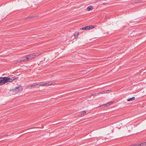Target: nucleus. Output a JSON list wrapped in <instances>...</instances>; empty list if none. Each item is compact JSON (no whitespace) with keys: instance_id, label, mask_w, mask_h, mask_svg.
<instances>
[{"instance_id":"1","label":"nucleus","mask_w":146,"mask_h":146,"mask_svg":"<svg viewBox=\"0 0 146 146\" xmlns=\"http://www.w3.org/2000/svg\"><path fill=\"white\" fill-rule=\"evenodd\" d=\"M23 89V88L22 86L19 85L18 86L16 87L14 89H13L12 90V91L13 92H18L21 91Z\"/></svg>"},{"instance_id":"2","label":"nucleus","mask_w":146,"mask_h":146,"mask_svg":"<svg viewBox=\"0 0 146 146\" xmlns=\"http://www.w3.org/2000/svg\"><path fill=\"white\" fill-rule=\"evenodd\" d=\"M38 53H30L28 54V60L36 57L39 55Z\"/></svg>"},{"instance_id":"3","label":"nucleus","mask_w":146,"mask_h":146,"mask_svg":"<svg viewBox=\"0 0 146 146\" xmlns=\"http://www.w3.org/2000/svg\"><path fill=\"white\" fill-rule=\"evenodd\" d=\"M3 78L4 80V81L5 82V83L10 82H12V80H11V78H10L7 77H4Z\"/></svg>"},{"instance_id":"4","label":"nucleus","mask_w":146,"mask_h":146,"mask_svg":"<svg viewBox=\"0 0 146 146\" xmlns=\"http://www.w3.org/2000/svg\"><path fill=\"white\" fill-rule=\"evenodd\" d=\"M111 91V90H106L104 91L101 92H99L98 93V95H99L101 94H104V93H108V92H110Z\"/></svg>"},{"instance_id":"5","label":"nucleus","mask_w":146,"mask_h":146,"mask_svg":"<svg viewBox=\"0 0 146 146\" xmlns=\"http://www.w3.org/2000/svg\"><path fill=\"white\" fill-rule=\"evenodd\" d=\"M80 30H88L90 29V28L89 26H86L85 27H82L80 28Z\"/></svg>"},{"instance_id":"6","label":"nucleus","mask_w":146,"mask_h":146,"mask_svg":"<svg viewBox=\"0 0 146 146\" xmlns=\"http://www.w3.org/2000/svg\"><path fill=\"white\" fill-rule=\"evenodd\" d=\"M133 129L132 125L129 124L127 125V129L128 131H131Z\"/></svg>"},{"instance_id":"7","label":"nucleus","mask_w":146,"mask_h":146,"mask_svg":"<svg viewBox=\"0 0 146 146\" xmlns=\"http://www.w3.org/2000/svg\"><path fill=\"white\" fill-rule=\"evenodd\" d=\"M1 80L0 81V86L3 85L5 83V82L4 81V80L3 78L2 77H0Z\"/></svg>"},{"instance_id":"8","label":"nucleus","mask_w":146,"mask_h":146,"mask_svg":"<svg viewBox=\"0 0 146 146\" xmlns=\"http://www.w3.org/2000/svg\"><path fill=\"white\" fill-rule=\"evenodd\" d=\"M79 33L78 32H75L74 34V38H77L78 37L79 35Z\"/></svg>"},{"instance_id":"9","label":"nucleus","mask_w":146,"mask_h":146,"mask_svg":"<svg viewBox=\"0 0 146 146\" xmlns=\"http://www.w3.org/2000/svg\"><path fill=\"white\" fill-rule=\"evenodd\" d=\"M93 9V7L92 6H89L87 8L86 10L87 11H90V10H92V9Z\"/></svg>"},{"instance_id":"10","label":"nucleus","mask_w":146,"mask_h":146,"mask_svg":"<svg viewBox=\"0 0 146 146\" xmlns=\"http://www.w3.org/2000/svg\"><path fill=\"white\" fill-rule=\"evenodd\" d=\"M135 98L134 97H133L131 98H130L127 99V101H133L135 100Z\"/></svg>"},{"instance_id":"11","label":"nucleus","mask_w":146,"mask_h":146,"mask_svg":"<svg viewBox=\"0 0 146 146\" xmlns=\"http://www.w3.org/2000/svg\"><path fill=\"white\" fill-rule=\"evenodd\" d=\"M38 84H32V85H28V87H29L30 86L32 87H35V86H38Z\"/></svg>"},{"instance_id":"12","label":"nucleus","mask_w":146,"mask_h":146,"mask_svg":"<svg viewBox=\"0 0 146 146\" xmlns=\"http://www.w3.org/2000/svg\"><path fill=\"white\" fill-rule=\"evenodd\" d=\"M18 78H19L18 77H12L11 78V80H12V82H13V81L15 80L16 79H17Z\"/></svg>"},{"instance_id":"13","label":"nucleus","mask_w":146,"mask_h":146,"mask_svg":"<svg viewBox=\"0 0 146 146\" xmlns=\"http://www.w3.org/2000/svg\"><path fill=\"white\" fill-rule=\"evenodd\" d=\"M146 145V142H143L141 143V144H139V146H143L144 145Z\"/></svg>"},{"instance_id":"14","label":"nucleus","mask_w":146,"mask_h":146,"mask_svg":"<svg viewBox=\"0 0 146 146\" xmlns=\"http://www.w3.org/2000/svg\"><path fill=\"white\" fill-rule=\"evenodd\" d=\"M113 103L114 102L113 101L110 102L106 104L107 105V106H108L110 105L111 104Z\"/></svg>"},{"instance_id":"15","label":"nucleus","mask_w":146,"mask_h":146,"mask_svg":"<svg viewBox=\"0 0 146 146\" xmlns=\"http://www.w3.org/2000/svg\"><path fill=\"white\" fill-rule=\"evenodd\" d=\"M27 60V56H26V58L23 60H21L20 61V62H25Z\"/></svg>"},{"instance_id":"16","label":"nucleus","mask_w":146,"mask_h":146,"mask_svg":"<svg viewBox=\"0 0 146 146\" xmlns=\"http://www.w3.org/2000/svg\"><path fill=\"white\" fill-rule=\"evenodd\" d=\"M90 27V29H93L95 27H97L96 25H95L94 26L93 25H91V26H89Z\"/></svg>"},{"instance_id":"17","label":"nucleus","mask_w":146,"mask_h":146,"mask_svg":"<svg viewBox=\"0 0 146 146\" xmlns=\"http://www.w3.org/2000/svg\"><path fill=\"white\" fill-rule=\"evenodd\" d=\"M47 83H44L40 84V86H45L47 85Z\"/></svg>"},{"instance_id":"18","label":"nucleus","mask_w":146,"mask_h":146,"mask_svg":"<svg viewBox=\"0 0 146 146\" xmlns=\"http://www.w3.org/2000/svg\"><path fill=\"white\" fill-rule=\"evenodd\" d=\"M129 146H139V144H133Z\"/></svg>"},{"instance_id":"19","label":"nucleus","mask_w":146,"mask_h":146,"mask_svg":"<svg viewBox=\"0 0 146 146\" xmlns=\"http://www.w3.org/2000/svg\"><path fill=\"white\" fill-rule=\"evenodd\" d=\"M107 106H107V104H105L102 105H101L100 106V107L101 108H103V107H106Z\"/></svg>"},{"instance_id":"20","label":"nucleus","mask_w":146,"mask_h":146,"mask_svg":"<svg viewBox=\"0 0 146 146\" xmlns=\"http://www.w3.org/2000/svg\"><path fill=\"white\" fill-rule=\"evenodd\" d=\"M35 17H36V16H31V17H28V19L30 18V19H31L34 18Z\"/></svg>"},{"instance_id":"21","label":"nucleus","mask_w":146,"mask_h":146,"mask_svg":"<svg viewBox=\"0 0 146 146\" xmlns=\"http://www.w3.org/2000/svg\"><path fill=\"white\" fill-rule=\"evenodd\" d=\"M98 95V93L97 94H92L91 95V96H97Z\"/></svg>"},{"instance_id":"22","label":"nucleus","mask_w":146,"mask_h":146,"mask_svg":"<svg viewBox=\"0 0 146 146\" xmlns=\"http://www.w3.org/2000/svg\"><path fill=\"white\" fill-rule=\"evenodd\" d=\"M46 83H47V85H50V84H53L52 83H51L50 82H48Z\"/></svg>"},{"instance_id":"23","label":"nucleus","mask_w":146,"mask_h":146,"mask_svg":"<svg viewBox=\"0 0 146 146\" xmlns=\"http://www.w3.org/2000/svg\"><path fill=\"white\" fill-rule=\"evenodd\" d=\"M82 113L83 114H85L86 113V112L85 111H82Z\"/></svg>"},{"instance_id":"24","label":"nucleus","mask_w":146,"mask_h":146,"mask_svg":"<svg viewBox=\"0 0 146 146\" xmlns=\"http://www.w3.org/2000/svg\"><path fill=\"white\" fill-rule=\"evenodd\" d=\"M83 114L82 113H81L79 115L80 116H83Z\"/></svg>"},{"instance_id":"25","label":"nucleus","mask_w":146,"mask_h":146,"mask_svg":"<svg viewBox=\"0 0 146 146\" xmlns=\"http://www.w3.org/2000/svg\"><path fill=\"white\" fill-rule=\"evenodd\" d=\"M8 135L7 134H6L5 135H2V137H4V136H8Z\"/></svg>"},{"instance_id":"26","label":"nucleus","mask_w":146,"mask_h":146,"mask_svg":"<svg viewBox=\"0 0 146 146\" xmlns=\"http://www.w3.org/2000/svg\"><path fill=\"white\" fill-rule=\"evenodd\" d=\"M136 21H134L133 20H132L131 21V22H136Z\"/></svg>"},{"instance_id":"27","label":"nucleus","mask_w":146,"mask_h":146,"mask_svg":"<svg viewBox=\"0 0 146 146\" xmlns=\"http://www.w3.org/2000/svg\"><path fill=\"white\" fill-rule=\"evenodd\" d=\"M105 140H106V139ZM108 141V140L106 141H104V142H107V141Z\"/></svg>"},{"instance_id":"28","label":"nucleus","mask_w":146,"mask_h":146,"mask_svg":"<svg viewBox=\"0 0 146 146\" xmlns=\"http://www.w3.org/2000/svg\"><path fill=\"white\" fill-rule=\"evenodd\" d=\"M98 1H100V0H97L96 2Z\"/></svg>"},{"instance_id":"29","label":"nucleus","mask_w":146,"mask_h":146,"mask_svg":"<svg viewBox=\"0 0 146 146\" xmlns=\"http://www.w3.org/2000/svg\"><path fill=\"white\" fill-rule=\"evenodd\" d=\"M106 4V3H103V4Z\"/></svg>"},{"instance_id":"30","label":"nucleus","mask_w":146,"mask_h":146,"mask_svg":"<svg viewBox=\"0 0 146 146\" xmlns=\"http://www.w3.org/2000/svg\"><path fill=\"white\" fill-rule=\"evenodd\" d=\"M107 139H108V138H107Z\"/></svg>"}]
</instances>
